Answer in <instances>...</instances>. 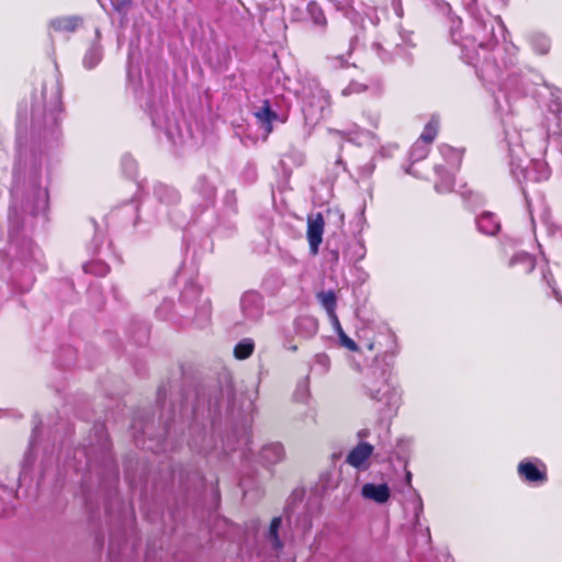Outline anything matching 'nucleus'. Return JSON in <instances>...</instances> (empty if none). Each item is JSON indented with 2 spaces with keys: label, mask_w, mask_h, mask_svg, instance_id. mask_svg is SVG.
<instances>
[{
  "label": "nucleus",
  "mask_w": 562,
  "mask_h": 562,
  "mask_svg": "<svg viewBox=\"0 0 562 562\" xmlns=\"http://www.w3.org/2000/svg\"><path fill=\"white\" fill-rule=\"evenodd\" d=\"M239 486L243 490L244 494L246 495L250 491V482L246 476H241L239 480Z\"/></svg>",
  "instance_id": "59"
},
{
  "label": "nucleus",
  "mask_w": 562,
  "mask_h": 562,
  "mask_svg": "<svg viewBox=\"0 0 562 562\" xmlns=\"http://www.w3.org/2000/svg\"><path fill=\"white\" fill-rule=\"evenodd\" d=\"M259 458L266 467L274 465L284 460V447L281 442L267 443L261 448Z\"/></svg>",
  "instance_id": "26"
},
{
  "label": "nucleus",
  "mask_w": 562,
  "mask_h": 562,
  "mask_svg": "<svg viewBox=\"0 0 562 562\" xmlns=\"http://www.w3.org/2000/svg\"><path fill=\"white\" fill-rule=\"evenodd\" d=\"M192 194V222H199L203 214L213 215L217 187L215 182L206 175H199L191 184Z\"/></svg>",
  "instance_id": "13"
},
{
  "label": "nucleus",
  "mask_w": 562,
  "mask_h": 562,
  "mask_svg": "<svg viewBox=\"0 0 562 562\" xmlns=\"http://www.w3.org/2000/svg\"><path fill=\"white\" fill-rule=\"evenodd\" d=\"M476 227L480 233L495 236L501 231V222L492 212H483L476 217Z\"/></svg>",
  "instance_id": "30"
},
{
  "label": "nucleus",
  "mask_w": 562,
  "mask_h": 562,
  "mask_svg": "<svg viewBox=\"0 0 562 562\" xmlns=\"http://www.w3.org/2000/svg\"><path fill=\"white\" fill-rule=\"evenodd\" d=\"M513 102L512 112L501 113L502 122L504 125V144L509 157L512 172L518 177L519 175L526 182H540L548 180L550 177V169L543 160L530 158L533 155H542L546 150V140L543 139L542 131H527V146L522 143V135L519 130L513 125L507 116L514 113L515 103Z\"/></svg>",
  "instance_id": "5"
},
{
  "label": "nucleus",
  "mask_w": 562,
  "mask_h": 562,
  "mask_svg": "<svg viewBox=\"0 0 562 562\" xmlns=\"http://www.w3.org/2000/svg\"><path fill=\"white\" fill-rule=\"evenodd\" d=\"M311 396L308 375L300 379L293 392V401L296 403L307 404Z\"/></svg>",
  "instance_id": "38"
},
{
  "label": "nucleus",
  "mask_w": 562,
  "mask_h": 562,
  "mask_svg": "<svg viewBox=\"0 0 562 562\" xmlns=\"http://www.w3.org/2000/svg\"><path fill=\"white\" fill-rule=\"evenodd\" d=\"M338 336L339 346L344 347L350 351H363V348L360 347V340L356 342L353 339H351L342 329L340 323L338 322L337 325H331ZM358 338L360 339V331L358 333Z\"/></svg>",
  "instance_id": "37"
},
{
  "label": "nucleus",
  "mask_w": 562,
  "mask_h": 562,
  "mask_svg": "<svg viewBox=\"0 0 562 562\" xmlns=\"http://www.w3.org/2000/svg\"><path fill=\"white\" fill-rule=\"evenodd\" d=\"M411 33L400 30L397 33L381 34L371 44V49L381 59L387 64L394 60L396 55H403L405 47H412Z\"/></svg>",
  "instance_id": "14"
},
{
  "label": "nucleus",
  "mask_w": 562,
  "mask_h": 562,
  "mask_svg": "<svg viewBox=\"0 0 562 562\" xmlns=\"http://www.w3.org/2000/svg\"><path fill=\"white\" fill-rule=\"evenodd\" d=\"M370 436V430L368 428L360 429L357 432V437L363 441V439L368 438Z\"/></svg>",
  "instance_id": "61"
},
{
  "label": "nucleus",
  "mask_w": 562,
  "mask_h": 562,
  "mask_svg": "<svg viewBox=\"0 0 562 562\" xmlns=\"http://www.w3.org/2000/svg\"><path fill=\"white\" fill-rule=\"evenodd\" d=\"M380 12H383V10H380L375 5L362 3L359 13L368 19L373 26H378L380 23Z\"/></svg>",
  "instance_id": "47"
},
{
  "label": "nucleus",
  "mask_w": 562,
  "mask_h": 562,
  "mask_svg": "<svg viewBox=\"0 0 562 562\" xmlns=\"http://www.w3.org/2000/svg\"><path fill=\"white\" fill-rule=\"evenodd\" d=\"M520 480L530 485H542L548 481L547 465L538 458H525L517 465Z\"/></svg>",
  "instance_id": "16"
},
{
  "label": "nucleus",
  "mask_w": 562,
  "mask_h": 562,
  "mask_svg": "<svg viewBox=\"0 0 562 562\" xmlns=\"http://www.w3.org/2000/svg\"><path fill=\"white\" fill-rule=\"evenodd\" d=\"M438 130H439V119L437 116L432 115L431 119L429 120V122L424 127V131L418 140L429 145L436 138Z\"/></svg>",
  "instance_id": "41"
},
{
  "label": "nucleus",
  "mask_w": 562,
  "mask_h": 562,
  "mask_svg": "<svg viewBox=\"0 0 562 562\" xmlns=\"http://www.w3.org/2000/svg\"><path fill=\"white\" fill-rule=\"evenodd\" d=\"M392 8L394 10V13L398 19H402L404 15V9L402 7L401 0H391Z\"/></svg>",
  "instance_id": "58"
},
{
  "label": "nucleus",
  "mask_w": 562,
  "mask_h": 562,
  "mask_svg": "<svg viewBox=\"0 0 562 562\" xmlns=\"http://www.w3.org/2000/svg\"><path fill=\"white\" fill-rule=\"evenodd\" d=\"M225 202L226 203H234L235 202V193L234 192H227L226 196H225Z\"/></svg>",
  "instance_id": "64"
},
{
  "label": "nucleus",
  "mask_w": 562,
  "mask_h": 562,
  "mask_svg": "<svg viewBox=\"0 0 562 562\" xmlns=\"http://www.w3.org/2000/svg\"><path fill=\"white\" fill-rule=\"evenodd\" d=\"M405 482H406L407 486L412 490V493H413L412 506H413L414 516H415V524H417L419 520V517L424 510L423 499H422L420 495L412 487V473L411 472H406Z\"/></svg>",
  "instance_id": "39"
},
{
  "label": "nucleus",
  "mask_w": 562,
  "mask_h": 562,
  "mask_svg": "<svg viewBox=\"0 0 562 562\" xmlns=\"http://www.w3.org/2000/svg\"><path fill=\"white\" fill-rule=\"evenodd\" d=\"M171 483L178 482L179 487L189 491H200L205 487V480L198 470L186 471L172 468L168 474Z\"/></svg>",
  "instance_id": "18"
},
{
  "label": "nucleus",
  "mask_w": 562,
  "mask_h": 562,
  "mask_svg": "<svg viewBox=\"0 0 562 562\" xmlns=\"http://www.w3.org/2000/svg\"><path fill=\"white\" fill-rule=\"evenodd\" d=\"M61 111V88L54 78L33 92L30 117L27 106H19L8 214L12 257L0 267V277L15 293L29 292L35 273L44 270L43 254L29 234L48 221L49 160L45 150L60 144Z\"/></svg>",
  "instance_id": "1"
},
{
  "label": "nucleus",
  "mask_w": 562,
  "mask_h": 562,
  "mask_svg": "<svg viewBox=\"0 0 562 562\" xmlns=\"http://www.w3.org/2000/svg\"><path fill=\"white\" fill-rule=\"evenodd\" d=\"M313 368L321 374L326 373L330 368L329 357L324 352L316 353L314 357Z\"/></svg>",
  "instance_id": "49"
},
{
  "label": "nucleus",
  "mask_w": 562,
  "mask_h": 562,
  "mask_svg": "<svg viewBox=\"0 0 562 562\" xmlns=\"http://www.w3.org/2000/svg\"><path fill=\"white\" fill-rule=\"evenodd\" d=\"M134 329L131 333V338L136 345H144L147 342L149 337V327L145 322H137L134 325Z\"/></svg>",
  "instance_id": "43"
},
{
  "label": "nucleus",
  "mask_w": 562,
  "mask_h": 562,
  "mask_svg": "<svg viewBox=\"0 0 562 562\" xmlns=\"http://www.w3.org/2000/svg\"><path fill=\"white\" fill-rule=\"evenodd\" d=\"M255 351V340L246 337L240 339L234 347L233 355L237 360H246Z\"/></svg>",
  "instance_id": "36"
},
{
  "label": "nucleus",
  "mask_w": 562,
  "mask_h": 562,
  "mask_svg": "<svg viewBox=\"0 0 562 562\" xmlns=\"http://www.w3.org/2000/svg\"><path fill=\"white\" fill-rule=\"evenodd\" d=\"M63 462L65 467L83 473L81 487L87 499L88 490L94 484L104 497L114 492L119 482V467L112 454L111 442L103 424H95L88 442L75 448L72 457L67 451Z\"/></svg>",
  "instance_id": "4"
},
{
  "label": "nucleus",
  "mask_w": 562,
  "mask_h": 562,
  "mask_svg": "<svg viewBox=\"0 0 562 562\" xmlns=\"http://www.w3.org/2000/svg\"><path fill=\"white\" fill-rule=\"evenodd\" d=\"M111 217L113 220L124 218L131 223L134 234L142 238L149 235L151 225L148 221H144L139 215L138 203L134 200L126 202L112 211Z\"/></svg>",
  "instance_id": "15"
},
{
  "label": "nucleus",
  "mask_w": 562,
  "mask_h": 562,
  "mask_svg": "<svg viewBox=\"0 0 562 562\" xmlns=\"http://www.w3.org/2000/svg\"><path fill=\"white\" fill-rule=\"evenodd\" d=\"M254 115L265 136L272 132L274 122H283L279 114L271 109L269 100H263L262 104L254 110Z\"/></svg>",
  "instance_id": "20"
},
{
  "label": "nucleus",
  "mask_w": 562,
  "mask_h": 562,
  "mask_svg": "<svg viewBox=\"0 0 562 562\" xmlns=\"http://www.w3.org/2000/svg\"><path fill=\"white\" fill-rule=\"evenodd\" d=\"M282 348L292 352H296L299 347L294 342V336L289 330L282 329Z\"/></svg>",
  "instance_id": "51"
},
{
  "label": "nucleus",
  "mask_w": 562,
  "mask_h": 562,
  "mask_svg": "<svg viewBox=\"0 0 562 562\" xmlns=\"http://www.w3.org/2000/svg\"><path fill=\"white\" fill-rule=\"evenodd\" d=\"M155 207L151 214L153 222L183 228L192 222L183 210L180 191L170 184L157 182L153 188Z\"/></svg>",
  "instance_id": "7"
},
{
  "label": "nucleus",
  "mask_w": 562,
  "mask_h": 562,
  "mask_svg": "<svg viewBox=\"0 0 562 562\" xmlns=\"http://www.w3.org/2000/svg\"><path fill=\"white\" fill-rule=\"evenodd\" d=\"M167 103V94L160 93L157 100L154 99L146 103V110L153 126L157 131H161L172 145H179L183 139L182 130L177 116L173 113L171 115L168 113Z\"/></svg>",
  "instance_id": "11"
},
{
  "label": "nucleus",
  "mask_w": 562,
  "mask_h": 562,
  "mask_svg": "<svg viewBox=\"0 0 562 562\" xmlns=\"http://www.w3.org/2000/svg\"><path fill=\"white\" fill-rule=\"evenodd\" d=\"M312 529L311 515L305 510L296 517L294 532L299 536H305Z\"/></svg>",
  "instance_id": "44"
},
{
  "label": "nucleus",
  "mask_w": 562,
  "mask_h": 562,
  "mask_svg": "<svg viewBox=\"0 0 562 562\" xmlns=\"http://www.w3.org/2000/svg\"><path fill=\"white\" fill-rule=\"evenodd\" d=\"M366 90V86L357 81H350V83L342 89L341 94L348 97L352 93H359Z\"/></svg>",
  "instance_id": "53"
},
{
  "label": "nucleus",
  "mask_w": 562,
  "mask_h": 562,
  "mask_svg": "<svg viewBox=\"0 0 562 562\" xmlns=\"http://www.w3.org/2000/svg\"><path fill=\"white\" fill-rule=\"evenodd\" d=\"M63 450H64V440L60 441V447L58 448V452L54 454V449L48 452L47 449H44V453L41 460L43 472H46L48 467L53 465L54 463L59 464L63 458ZM42 476H45V473H42Z\"/></svg>",
  "instance_id": "40"
},
{
  "label": "nucleus",
  "mask_w": 562,
  "mask_h": 562,
  "mask_svg": "<svg viewBox=\"0 0 562 562\" xmlns=\"http://www.w3.org/2000/svg\"><path fill=\"white\" fill-rule=\"evenodd\" d=\"M101 33L100 30H95V38L90 43L89 47L85 52L82 57V66L87 70L95 68L103 58V47L100 43Z\"/></svg>",
  "instance_id": "23"
},
{
  "label": "nucleus",
  "mask_w": 562,
  "mask_h": 562,
  "mask_svg": "<svg viewBox=\"0 0 562 562\" xmlns=\"http://www.w3.org/2000/svg\"><path fill=\"white\" fill-rule=\"evenodd\" d=\"M435 172L438 177V180L435 183V190L438 193H448L452 191L453 188V173L450 170H447L446 166L436 165Z\"/></svg>",
  "instance_id": "33"
},
{
  "label": "nucleus",
  "mask_w": 562,
  "mask_h": 562,
  "mask_svg": "<svg viewBox=\"0 0 562 562\" xmlns=\"http://www.w3.org/2000/svg\"><path fill=\"white\" fill-rule=\"evenodd\" d=\"M361 392L376 404L380 420L390 422L403 404V390L392 372V367L371 366L362 373Z\"/></svg>",
  "instance_id": "6"
},
{
  "label": "nucleus",
  "mask_w": 562,
  "mask_h": 562,
  "mask_svg": "<svg viewBox=\"0 0 562 562\" xmlns=\"http://www.w3.org/2000/svg\"><path fill=\"white\" fill-rule=\"evenodd\" d=\"M83 23L80 15L56 16L49 20L48 25L58 33H75Z\"/></svg>",
  "instance_id": "25"
},
{
  "label": "nucleus",
  "mask_w": 562,
  "mask_h": 562,
  "mask_svg": "<svg viewBox=\"0 0 562 562\" xmlns=\"http://www.w3.org/2000/svg\"><path fill=\"white\" fill-rule=\"evenodd\" d=\"M265 304L262 295L257 291H247L240 297V312L248 323H258L263 316Z\"/></svg>",
  "instance_id": "17"
},
{
  "label": "nucleus",
  "mask_w": 562,
  "mask_h": 562,
  "mask_svg": "<svg viewBox=\"0 0 562 562\" xmlns=\"http://www.w3.org/2000/svg\"><path fill=\"white\" fill-rule=\"evenodd\" d=\"M361 495L364 498L371 499L378 504H384L389 501L391 491L386 483H366L361 488Z\"/></svg>",
  "instance_id": "27"
},
{
  "label": "nucleus",
  "mask_w": 562,
  "mask_h": 562,
  "mask_svg": "<svg viewBox=\"0 0 562 562\" xmlns=\"http://www.w3.org/2000/svg\"><path fill=\"white\" fill-rule=\"evenodd\" d=\"M306 13L314 25L324 30L327 25V20L322 7L316 1H310L306 5Z\"/></svg>",
  "instance_id": "35"
},
{
  "label": "nucleus",
  "mask_w": 562,
  "mask_h": 562,
  "mask_svg": "<svg viewBox=\"0 0 562 562\" xmlns=\"http://www.w3.org/2000/svg\"><path fill=\"white\" fill-rule=\"evenodd\" d=\"M212 496H213V498H214L216 502H218V501H220V491H218L217 485L212 486Z\"/></svg>",
  "instance_id": "63"
},
{
  "label": "nucleus",
  "mask_w": 562,
  "mask_h": 562,
  "mask_svg": "<svg viewBox=\"0 0 562 562\" xmlns=\"http://www.w3.org/2000/svg\"><path fill=\"white\" fill-rule=\"evenodd\" d=\"M72 434V428L70 424L66 420H59L54 428L49 429V437L53 436L54 442L49 446L48 442H43V428L42 425H35L32 431V436L30 439V446L27 451L24 454V459L21 465V473L19 476V482H22L26 475L31 467L33 465L36 454L40 450H42V454L44 453V449L46 448L48 452H50L54 448V453L60 447V441L64 440V447L68 442L69 436ZM22 483H20L21 485Z\"/></svg>",
  "instance_id": "9"
},
{
  "label": "nucleus",
  "mask_w": 562,
  "mask_h": 562,
  "mask_svg": "<svg viewBox=\"0 0 562 562\" xmlns=\"http://www.w3.org/2000/svg\"><path fill=\"white\" fill-rule=\"evenodd\" d=\"M443 15L449 19L451 41L461 46L464 61L472 65L488 86L496 111L512 112L514 101L526 97L531 86L542 82L540 74L518 66V47L514 43L498 42V37L506 33L499 16L488 14L486 19L475 20L472 36L462 38L459 33L461 19L451 12Z\"/></svg>",
  "instance_id": "3"
},
{
  "label": "nucleus",
  "mask_w": 562,
  "mask_h": 562,
  "mask_svg": "<svg viewBox=\"0 0 562 562\" xmlns=\"http://www.w3.org/2000/svg\"><path fill=\"white\" fill-rule=\"evenodd\" d=\"M324 234V218L322 214H316L315 217L308 218L307 223V240L312 255H316L319 249V245L323 240Z\"/></svg>",
  "instance_id": "22"
},
{
  "label": "nucleus",
  "mask_w": 562,
  "mask_h": 562,
  "mask_svg": "<svg viewBox=\"0 0 562 562\" xmlns=\"http://www.w3.org/2000/svg\"><path fill=\"white\" fill-rule=\"evenodd\" d=\"M317 301L326 311L328 319L331 325L338 326V316L336 314L337 296L333 290L321 291L316 294Z\"/></svg>",
  "instance_id": "29"
},
{
  "label": "nucleus",
  "mask_w": 562,
  "mask_h": 562,
  "mask_svg": "<svg viewBox=\"0 0 562 562\" xmlns=\"http://www.w3.org/2000/svg\"><path fill=\"white\" fill-rule=\"evenodd\" d=\"M284 514H285L286 520L289 521V524H291L292 522V514H293V508L291 505L286 506Z\"/></svg>",
  "instance_id": "62"
},
{
  "label": "nucleus",
  "mask_w": 562,
  "mask_h": 562,
  "mask_svg": "<svg viewBox=\"0 0 562 562\" xmlns=\"http://www.w3.org/2000/svg\"><path fill=\"white\" fill-rule=\"evenodd\" d=\"M508 267H519L522 273L529 274L535 270L536 258L527 251H518L509 259Z\"/></svg>",
  "instance_id": "32"
},
{
  "label": "nucleus",
  "mask_w": 562,
  "mask_h": 562,
  "mask_svg": "<svg viewBox=\"0 0 562 562\" xmlns=\"http://www.w3.org/2000/svg\"><path fill=\"white\" fill-rule=\"evenodd\" d=\"M82 268L86 273L98 277H104L109 272V266L101 260H91L85 263Z\"/></svg>",
  "instance_id": "45"
},
{
  "label": "nucleus",
  "mask_w": 562,
  "mask_h": 562,
  "mask_svg": "<svg viewBox=\"0 0 562 562\" xmlns=\"http://www.w3.org/2000/svg\"><path fill=\"white\" fill-rule=\"evenodd\" d=\"M281 525L282 517H274L263 536L265 542L276 552L277 555H279L284 547L283 540L280 537Z\"/></svg>",
  "instance_id": "28"
},
{
  "label": "nucleus",
  "mask_w": 562,
  "mask_h": 562,
  "mask_svg": "<svg viewBox=\"0 0 562 562\" xmlns=\"http://www.w3.org/2000/svg\"><path fill=\"white\" fill-rule=\"evenodd\" d=\"M434 10L439 14H449L451 11L450 4L445 0H425Z\"/></svg>",
  "instance_id": "52"
},
{
  "label": "nucleus",
  "mask_w": 562,
  "mask_h": 562,
  "mask_svg": "<svg viewBox=\"0 0 562 562\" xmlns=\"http://www.w3.org/2000/svg\"><path fill=\"white\" fill-rule=\"evenodd\" d=\"M121 166L123 172L128 177L134 179L137 173V162L136 160L130 155L125 154L122 156L121 159Z\"/></svg>",
  "instance_id": "48"
},
{
  "label": "nucleus",
  "mask_w": 562,
  "mask_h": 562,
  "mask_svg": "<svg viewBox=\"0 0 562 562\" xmlns=\"http://www.w3.org/2000/svg\"><path fill=\"white\" fill-rule=\"evenodd\" d=\"M360 347L374 352L372 366L386 367V363L392 366L397 352V340L386 325L368 326L360 330Z\"/></svg>",
  "instance_id": "8"
},
{
  "label": "nucleus",
  "mask_w": 562,
  "mask_h": 562,
  "mask_svg": "<svg viewBox=\"0 0 562 562\" xmlns=\"http://www.w3.org/2000/svg\"><path fill=\"white\" fill-rule=\"evenodd\" d=\"M363 116L367 119V122L371 127H374V128L378 127V124L380 121V115L376 111H371V110L364 111Z\"/></svg>",
  "instance_id": "54"
},
{
  "label": "nucleus",
  "mask_w": 562,
  "mask_h": 562,
  "mask_svg": "<svg viewBox=\"0 0 562 562\" xmlns=\"http://www.w3.org/2000/svg\"><path fill=\"white\" fill-rule=\"evenodd\" d=\"M373 446L366 441H360L352 448L346 457V463L359 471H366L369 468V459L373 453Z\"/></svg>",
  "instance_id": "19"
},
{
  "label": "nucleus",
  "mask_w": 562,
  "mask_h": 562,
  "mask_svg": "<svg viewBox=\"0 0 562 562\" xmlns=\"http://www.w3.org/2000/svg\"><path fill=\"white\" fill-rule=\"evenodd\" d=\"M438 150L451 170L460 167L463 156V151L461 149L453 148L447 144H441L439 145Z\"/></svg>",
  "instance_id": "34"
},
{
  "label": "nucleus",
  "mask_w": 562,
  "mask_h": 562,
  "mask_svg": "<svg viewBox=\"0 0 562 562\" xmlns=\"http://www.w3.org/2000/svg\"><path fill=\"white\" fill-rule=\"evenodd\" d=\"M306 121L317 123L329 113L330 94L315 78L305 79L299 91Z\"/></svg>",
  "instance_id": "10"
},
{
  "label": "nucleus",
  "mask_w": 562,
  "mask_h": 562,
  "mask_svg": "<svg viewBox=\"0 0 562 562\" xmlns=\"http://www.w3.org/2000/svg\"><path fill=\"white\" fill-rule=\"evenodd\" d=\"M257 397H248L238 409V420L232 425V434L222 436L223 416L231 419L235 416V405L229 404L222 390L213 387L201 390L184 389L179 383L162 384L157 391L159 414L156 420L137 414L131 428L137 446L154 453L176 451L180 446L178 428L188 424V448L210 460H221L223 456L237 454L241 462L252 458L251 420L254 402Z\"/></svg>",
  "instance_id": "2"
},
{
  "label": "nucleus",
  "mask_w": 562,
  "mask_h": 562,
  "mask_svg": "<svg viewBox=\"0 0 562 562\" xmlns=\"http://www.w3.org/2000/svg\"><path fill=\"white\" fill-rule=\"evenodd\" d=\"M173 307V302L170 300H164L161 304L156 308V314L159 318L171 321L172 313L171 310Z\"/></svg>",
  "instance_id": "50"
},
{
  "label": "nucleus",
  "mask_w": 562,
  "mask_h": 562,
  "mask_svg": "<svg viewBox=\"0 0 562 562\" xmlns=\"http://www.w3.org/2000/svg\"><path fill=\"white\" fill-rule=\"evenodd\" d=\"M336 4L337 10L348 12L351 7L353 0H333Z\"/></svg>",
  "instance_id": "57"
},
{
  "label": "nucleus",
  "mask_w": 562,
  "mask_h": 562,
  "mask_svg": "<svg viewBox=\"0 0 562 562\" xmlns=\"http://www.w3.org/2000/svg\"><path fill=\"white\" fill-rule=\"evenodd\" d=\"M525 38L530 49L536 55L546 56L550 53L552 41L547 33L539 30H532L525 35Z\"/></svg>",
  "instance_id": "21"
},
{
  "label": "nucleus",
  "mask_w": 562,
  "mask_h": 562,
  "mask_svg": "<svg viewBox=\"0 0 562 562\" xmlns=\"http://www.w3.org/2000/svg\"><path fill=\"white\" fill-rule=\"evenodd\" d=\"M328 60L333 68H345L348 66V63L342 55L329 57Z\"/></svg>",
  "instance_id": "55"
},
{
  "label": "nucleus",
  "mask_w": 562,
  "mask_h": 562,
  "mask_svg": "<svg viewBox=\"0 0 562 562\" xmlns=\"http://www.w3.org/2000/svg\"><path fill=\"white\" fill-rule=\"evenodd\" d=\"M126 76L128 87L138 95L142 85L140 69L138 65H134V49L132 46L130 47L127 56Z\"/></svg>",
  "instance_id": "31"
},
{
  "label": "nucleus",
  "mask_w": 562,
  "mask_h": 562,
  "mask_svg": "<svg viewBox=\"0 0 562 562\" xmlns=\"http://www.w3.org/2000/svg\"><path fill=\"white\" fill-rule=\"evenodd\" d=\"M180 304L183 307H192L194 315L190 313L183 314L182 317L191 318L196 327L203 328L211 321L212 305L207 297H202L201 285L194 280L187 281L183 290L180 293Z\"/></svg>",
  "instance_id": "12"
},
{
  "label": "nucleus",
  "mask_w": 562,
  "mask_h": 562,
  "mask_svg": "<svg viewBox=\"0 0 562 562\" xmlns=\"http://www.w3.org/2000/svg\"><path fill=\"white\" fill-rule=\"evenodd\" d=\"M245 173L249 178L250 181H254L256 178V170L252 166L248 165L245 169Z\"/></svg>",
  "instance_id": "60"
},
{
  "label": "nucleus",
  "mask_w": 562,
  "mask_h": 562,
  "mask_svg": "<svg viewBox=\"0 0 562 562\" xmlns=\"http://www.w3.org/2000/svg\"><path fill=\"white\" fill-rule=\"evenodd\" d=\"M374 168H375V165L372 161H369V162L364 164L363 166H361L359 168V171L363 177H370L373 173Z\"/></svg>",
  "instance_id": "56"
},
{
  "label": "nucleus",
  "mask_w": 562,
  "mask_h": 562,
  "mask_svg": "<svg viewBox=\"0 0 562 562\" xmlns=\"http://www.w3.org/2000/svg\"><path fill=\"white\" fill-rule=\"evenodd\" d=\"M293 330L296 337L311 339L318 331V322L313 316L301 315L293 321Z\"/></svg>",
  "instance_id": "24"
},
{
  "label": "nucleus",
  "mask_w": 562,
  "mask_h": 562,
  "mask_svg": "<svg viewBox=\"0 0 562 562\" xmlns=\"http://www.w3.org/2000/svg\"><path fill=\"white\" fill-rule=\"evenodd\" d=\"M341 134L350 142H355L358 145H362L366 140L372 139L374 135L371 132L364 131L359 126H356L349 132H341Z\"/></svg>",
  "instance_id": "42"
},
{
  "label": "nucleus",
  "mask_w": 562,
  "mask_h": 562,
  "mask_svg": "<svg viewBox=\"0 0 562 562\" xmlns=\"http://www.w3.org/2000/svg\"><path fill=\"white\" fill-rule=\"evenodd\" d=\"M429 153L428 144L416 140L409 151V159L412 164L423 160Z\"/></svg>",
  "instance_id": "46"
}]
</instances>
